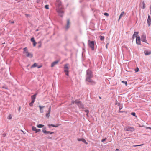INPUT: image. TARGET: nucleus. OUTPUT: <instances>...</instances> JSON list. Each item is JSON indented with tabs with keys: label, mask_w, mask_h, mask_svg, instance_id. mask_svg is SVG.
Returning a JSON list of instances; mask_svg holds the SVG:
<instances>
[{
	"label": "nucleus",
	"mask_w": 151,
	"mask_h": 151,
	"mask_svg": "<svg viewBox=\"0 0 151 151\" xmlns=\"http://www.w3.org/2000/svg\"><path fill=\"white\" fill-rule=\"evenodd\" d=\"M93 74L92 71L90 70H88L86 71V81L90 83L92 85L95 84V82L92 80L91 78L93 77Z\"/></svg>",
	"instance_id": "1"
},
{
	"label": "nucleus",
	"mask_w": 151,
	"mask_h": 151,
	"mask_svg": "<svg viewBox=\"0 0 151 151\" xmlns=\"http://www.w3.org/2000/svg\"><path fill=\"white\" fill-rule=\"evenodd\" d=\"M56 11L59 16L61 17H63L64 12L63 9V7L56 8Z\"/></svg>",
	"instance_id": "2"
},
{
	"label": "nucleus",
	"mask_w": 151,
	"mask_h": 151,
	"mask_svg": "<svg viewBox=\"0 0 151 151\" xmlns=\"http://www.w3.org/2000/svg\"><path fill=\"white\" fill-rule=\"evenodd\" d=\"M74 103H76L78 106L79 108L82 109H84L83 105L82 104L81 102L79 101L78 100H76L75 101H73L72 102L71 104H74Z\"/></svg>",
	"instance_id": "3"
},
{
	"label": "nucleus",
	"mask_w": 151,
	"mask_h": 151,
	"mask_svg": "<svg viewBox=\"0 0 151 151\" xmlns=\"http://www.w3.org/2000/svg\"><path fill=\"white\" fill-rule=\"evenodd\" d=\"M88 45L89 46L91 47L92 50H94V45L95 42L93 41H91L90 40H88Z\"/></svg>",
	"instance_id": "4"
},
{
	"label": "nucleus",
	"mask_w": 151,
	"mask_h": 151,
	"mask_svg": "<svg viewBox=\"0 0 151 151\" xmlns=\"http://www.w3.org/2000/svg\"><path fill=\"white\" fill-rule=\"evenodd\" d=\"M124 130L126 131L133 132L134 131L135 129L133 127L130 126H128L124 128Z\"/></svg>",
	"instance_id": "5"
},
{
	"label": "nucleus",
	"mask_w": 151,
	"mask_h": 151,
	"mask_svg": "<svg viewBox=\"0 0 151 151\" xmlns=\"http://www.w3.org/2000/svg\"><path fill=\"white\" fill-rule=\"evenodd\" d=\"M56 8H61L63 7L61 2L59 0H57L56 2Z\"/></svg>",
	"instance_id": "6"
},
{
	"label": "nucleus",
	"mask_w": 151,
	"mask_h": 151,
	"mask_svg": "<svg viewBox=\"0 0 151 151\" xmlns=\"http://www.w3.org/2000/svg\"><path fill=\"white\" fill-rule=\"evenodd\" d=\"M42 132L45 133V134H53L54 133V132H51L50 131H47L46 130L45 128H43L42 129Z\"/></svg>",
	"instance_id": "7"
},
{
	"label": "nucleus",
	"mask_w": 151,
	"mask_h": 151,
	"mask_svg": "<svg viewBox=\"0 0 151 151\" xmlns=\"http://www.w3.org/2000/svg\"><path fill=\"white\" fill-rule=\"evenodd\" d=\"M136 43L138 45H140V38L139 36H138L136 38Z\"/></svg>",
	"instance_id": "8"
},
{
	"label": "nucleus",
	"mask_w": 151,
	"mask_h": 151,
	"mask_svg": "<svg viewBox=\"0 0 151 151\" xmlns=\"http://www.w3.org/2000/svg\"><path fill=\"white\" fill-rule=\"evenodd\" d=\"M70 27V22L69 19H68L66 25L65 27L66 29H68Z\"/></svg>",
	"instance_id": "9"
},
{
	"label": "nucleus",
	"mask_w": 151,
	"mask_h": 151,
	"mask_svg": "<svg viewBox=\"0 0 151 151\" xmlns=\"http://www.w3.org/2000/svg\"><path fill=\"white\" fill-rule=\"evenodd\" d=\"M68 64H66L64 65V71L65 72H69L68 69L69 68L68 66Z\"/></svg>",
	"instance_id": "10"
},
{
	"label": "nucleus",
	"mask_w": 151,
	"mask_h": 151,
	"mask_svg": "<svg viewBox=\"0 0 151 151\" xmlns=\"http://www.w3.org/2000/svg\"><path fill=\"white\" fill-rule=\"evenodd\" d=\"M78 140L79 141H81L83 142V143H85L86 145L88 144V142H86V141L85 139H84L83 138H78Z\"/></svg>",
	"instance_id": "11"
},
{
	"label": "nucleus",
	"mask_w": 151,
	"mask_h": 151,
	"mask_svg": "<svg viewBox=\"0 0 151 151\" xmlns=\"http://www.w3.org/2000/svg\"><path fill=\"white\" fill-rule=\"evenodd\" d=\"M147 23L148 24V26H149L150 25V23L151 22V18H150L149 15L148 16V19L147 20Z\"/></svg>",
	"instance_id": "12"
},
{
	"label": "nucleus",
	"mask_w": 151,
	"mask_h": 151,
	"mask_svg": "<svg viewBox=\"0 0 151 151\" xmlns=\"http://www.w3.org/2000/svg\"><path fill=\"white\" fill-rule=\"evenodd\" d=\"M58 62L59 61L57 60L52 62L51 64V67H54L55 65L58 64Z\"/></svg>",
	"instance_id": "13"
},
{
	"label": "nucleus",
	"mask_w": 151,
	"mask_h": 151,
	"mask_svg": "<svg viewBox=\"0 0 151 151\" xmlns=\"http://www.w3.org/2000/svg\"><path fill=\"white\" fill-rule=\"evenodd\" d=\"M144 53L145 55H147L151 54V51L150 50H146L144 51Z\"/></svg>",
	"instance_id": "14"
},
{
	"label": "nucleus",
	"mask_w": 151,
	"mask_h": 151,
	"mask_svg": "<svg viewBox=\"0 0 151 151\" xmlns=\"http://www.w3.org/2000/svg\"><path fill=\"white\" fill-rule=\"evenodd\" d=\"M146 37L145 35H143L142 37V40L144 42H146Z\"/></svg>",
	"instance_id": "15"
},
{
	"label": "nucleus",
	"mask_w": 151,
	"mask_h": 151,
	"mask_svg": "<svg viewBox=\"0 0 151 151\" xmlns=\"http://www.w3.org/2000/svg\"><path fill=\"white\" fill-rule=\"evenodd\" d=\"M138 33L139 32H135L133 35L132 38L134 39L135 37H137L138 35Z\"/></svg>",
	"instance_id": "16"
},
{
	"label": "nucleus",
	"mask_w": 151,
	"mask_h": 151,
	"mask_svg": "<svg viewBox=\"0 0 151 151\" xmlns=\"http://www.w3.org/2000/svg\"><path fill=\"white\" fill-rule=\"evenodd\" d=\"M24 51L23 52V53L25 54L26 55H27L28 53V51L27 50V48L26 47H25L23 49Z\"/></svg>",
	"instance_id": "17"
},
{
	"label": "nucleus",
	"mask_w": 151,
	"mask_h": 151,
	"mask_svg": "<svg viewBox=\"0 0 151 151\" xmlns=\"http://www.w3.org/2000/svg\"><path fill=\"white\" fill-rule=\"evenodd\" d=\"M45 106H41L40 105L39 106V107L40 108V111L41 113H43V110L42 109V108H44Z\"/></svg>",
	"instance_id": "18"
},
{
	"label": "nucleus",
	"mask_w": 151,
	"mask_h": 151,
	"mask_svg": "<svg viewBox=\"0 0 151 151\" xmlns=\"http://www.w3.org/2000/svg\"><path fill=\"white\" fill-rule=\"evenodd\" d=\"M59 124H57L56 125H55L54 124H48V125L49 126V127H50V126H51L53 127H58L59 126Z\"/></svg>",
	"instance_id": "19"
},
{
	"label": "nucleus",
	"mask_w": 151,
	"mask_h": 151,
	"mask_svg": "<svg viewBox=\"0 0 151 151\" xmlns=\"http://www.w3.org/2000/svg\"><path fill=\"white\" fill-rule=\"evenodd\" d=\"M36 95L37 94H35L31 96L32 101H35V99L36 98Z\"/></svg>",
	"instance_id": "20"
},
{
	"label": "nucleus",
	"mask_w": 151,
	"mask_h": 151,
	"mask_svg": "<svg viewBox=\"0 0 151 151\" xmlns=\"http://www.w3.org/2000/svg\"><path fill=\"white\" fill-rule=\"evenodd\" d=\"M124 11L123 12H122L121 13V14H120V15L119 16V19H118V21L124 15Z\"/></svg>",
	"instance_id": "21"
},
{
	"label": "nucleus",
	"mask_w": 151,
	"mask_h": 151,
	"mask_svg": "<svg viewBox=\"0 0 151 151\" xmlns=\"http://www.w3.org/2000/svg\"><path fill=\"white\" fill-rule=\"evenodd\" d=\"M32 54L29 52H28V53L27 55H26V56L28 57L32 58Z\"/></svg>",
	"instance_id": "22"
},
{
	"label": "nucleus",
	"mask_w": 151,
	"mask_h": 151,
	"mask_svg": "<svg viewBox=\"0 0 151 151\" xmlns=\"http://www.w3.org/2000/svg\"><path fill=\"white\" fill-rule=\"evenodd\" d=\"M37 126L38 128H42L44 126V125L41 124H39L37 125Z\"/></svg>",
	"instance_id": "23"
},
{
	"label": "nucleus",
	"mask_w": 151,
	"mask_h": 151,
	"mask_svg": "<svg viewBox=\"0 0 151 151\" xmlns=\"http://www.w3.org/2000/svg\"><path fill=\"white\" fill-rule=\"evenodd\" d=\"M37 65V63H34L32 66L31 68H33L36 67Z\"/></svg>",
	"instance_id": "24"
},
{
	"label": "nucleus",
	"mask_w": 151,
	"mask_h": 151,
	"mask_svg": "<svg viewBox=\"0 0 151 151\" xmlns=\"http://www.w3.org/2000/svg\"><path fill=\"white\" fill-rule=\"evenodd\" d=\"M100 39L101 41H103L104 39V37L103 36H100Z\"/></svg>",
	"instance_id": "25"
},
{
	"label": "nucleus",
	"mask_w": 151,
	"mask_h": 151,
	"mask_svg": "<svg viewBox=\"0 0 151 151\" xmlns=\"http://www.w3.org/2000/svg\"><path fill=\"white\" fill-rule=\"evenodd\" d=\"M142 8L143 9H144L145 8V3H144V2H143L142 3Z\"/></svg>",
	"instance_id": "26"
},
{
	"label": "nucleus",
	"mask_w": 151,
	"mask_h": 151,
	"mask_svg": "<svg viewBox=\"0 0 151 151\" xmlns=\"http://www.w3.org/2000/svg\"><path fill=\"white\" fill-rule=\"evenodd\" d=\"M35 101H32L31 102L29 103V105L30 106H32L33 104Z\"/></svg>",
	"instance_id": "27"
},
{
	"label": "nucleus",
	"mask_w": 151,
	"mask_h": 151,
	"mask_svg": "<svg viewBox=\"0 0 151 151\" xmlns=\"http://www.w3.org/2000/svg\"><path fill=\"white\" fill-rule=\"evenodd\" d=\"M32 129L33 131H35L36 130V127L34 126H33L32 128Z\"/></svg>",
	"instance_id": "28"
},
{
	"label": "nucleus",
	"mask_w": 151,
	"mask_h": 151,
	"mask_svg": "<svg viewBox=\"0 0 151 151\" xmlns=\"http://www.w3.org/2000/svg\"><path fill=\"white\" fill-rule=\"evenodd\" d=\"M31 41L33 42H35L34 37H32L31 39Z\"/></svg>",
	"instance_id": "29"
},
{
	"label": "nucleus",
	"mask_w": 151,
	"mask_h": 151,
	"mask_svg": "<svg viewBox=\"0 0 151 151\" xmlns=\"http://www.w3.org/2000/svg\"><path fill=\"white\" fill-rule=\"evenodd\" d=\"M143 145V144L139 145H134L132 146L133 147H136L137 146H141Z\"/></svg>",
	"instance_id": "30"
},
{
	"label": "nucleus",
	"mask_w": 151,
	"mask_h": 151,
	"mask_svg": "<svg viewBox=\"0 0 151 151\" xmlns=\"http://www.w3.org/2000/svg\"><path fill=\"white\" fill-rule=\"evenodd\" d=\"M85 112L87 113V114H86V115L87 116H88V114L89 113V111L88 110H86L85 111Z\"/></svg>",
	"instance_id": "31"
},
{
	"label": "nucleus",
	"mask_w": 151,
	"mask_h": 151,
	"mask_svg": "<svg viewBox=\"0 0 151 151\" xmlns=\"http://www.w3.org/2000/svg\"><path fill=\"white\" fill-rule=\"evenodd\" d=\"M49 5H46L45 6V8L46 9H49Z\"/></svg>",
	"instance_id": "32"
},
{
	"label": "nucleus",
	"mask_w": 151,
	"mask_h": 151,
	"mask_svg": "<svg viewBox=\"0 0 151 151\" xmlns=\"http://www.w3.org/2000/svg\"><path fill=\"white\" fill-rule=\"evenodd\" d=\"M50 116V113H47L46 114V117L47 118H49Z\"/></svg>",
	"instance_id": "33"
},
{
	"label": "nucleus",
	"mask_w": 151,
	"mask_h": 151,
	"mask_svg": "<svg viewBox=\"0 0 151 151\" xmlns=\"http://www.w3.org/2000/svg\"><path fill=\"white\" fill-rule=\"evenodd\" d=\"M122 83H123L124 84H125L126 86L127 85V82L125 81H122Z\"/></svg>",
	"instance_id": "34"
},
{
	"label": "nucleus",
	"mask_w": 151,
	"mask_h": 151,
	"mask_svg": "<svg viewBox=\"0 0 151 151\" xmlns=\"http://www.w3.org/2000/svg\"><path fill=\"white\" fill-rule=\"evenodd\" d=\"M12 118V116L11 115H10L8 117V119H10Z\"/></svg>",
	"instance_id": "35"
},
{
	"label": "nucleus",
	"mask_w": 151,
	"mask_h": 151,
	"mask_svg": "<svg viewBox=\"0 0 151 151\" xmlns=\"http://www.w3.org/2000/svg\"><path fill=\"white\" fill-rule=\"evenodd\" d=\"M104 15L105 16H108L109 15V14L108 13H104Z\"/></svg>",
	"instance_id": "36"
},
{
	"label": "nucleus",
	"mask_w": 151,
	"mask_h": 151,
	"mask_svg": "<svg viewBox=\"0 0 151 151\" xmlns=\"http://www.w3.org/2000/svg\"><path fill=\"white\" fill-rule=\"evenodd\" d=\"M51 111V106H50L49 108V110L48 111V113H50Z\"/></svg>",
	"instance_id": "37"
},
{
	"label": "nucleus",
	"mask_w": 151,
	"mask_h": 151,
	"mask_svg": "<svg viewBox=\"0 0 151 151\" xmlns=\"http://www.w3.org/2000/svg\"><path fill=\"white\" fill-rule=\"evenodd\" d=\"M131 114L134 116H135L136 115L135 113L134 112L132 113Z\"/></svg>",
	"instance_id": "38"
},
{
	"label": "nucleus",
	"mask_w": 151,
	"mask_h": 151,
	"mask_svg": "<svg viewBox=\"0 0 151 151\" xmlns=\"http://www.w3.org/2000/svg\"><path fill=\"white\" fill-rule=\"evenodd\" d=\"M115 104L116 105H118V106H119V104L118 102V101L116 100Z\"/></svg>",
	"instance_id": "39"
},
{
	"label": "nucleus",
	"mask_w": 151,
	"mask_h": 151,
	"mask_svg": "<svg viewBox=\"0 0 151 151\" xmlns=\"http://www.w3.org/2000/svg\"><path fill=\"white\" fill-rule=\"evenodd\" d=\"M40 131V129H36V131H36V132L37 133V132H39V131Z\"/></svg>",
	"instance_id": "40"
},
{
	"label": "nucleus",
	"mask_w": 151,
	"mask_h": 151,
	"mask_svg": "<svg viewBox=\"0 0 151 151\" xmlns=\"http://www.w3.org/2000/svg\"><path fill=\"white\" fill-rule=\"evenodd\" d=\"M36 43L35 42H33V46L34 47L36 45Z\"/></svg>",
	"instance_id": "41"
},
{
	"label": "nucleus",
	"mask_w": 151,
	"mask_h": 151,
	"mask_svg": "<svg viewBox=\"0 0 151 151\" xmlns=\"http://www.w3.org/2000/svg\"><path fill=\"white\" fill-rule=\"evenodd\" d=\"M108 45H109V43H107L106 44V49H108Z\"/></svg>",
	"instance_id": "42"
},
{
	"label": "nucleus",
	"mask_w": 151,
	"mask_h": 151,
	"mask_svg": "<svg viewBox=\"0 0 151 151\" xmlns=\"http://www.w3.org/2000/svg\"><path fill=\"white\" fill-rule=\"evenodd\" d=\"M65 73V74L67 76H68L69 75V72H66Z\"/></svg>",
	"instance_id": "43"
},
{
	"label": "nucleus",
	"mask_w": 151,
	"mask_h": 151,
	"mask_svg": "<svg viewBox=\"0 0 151 151\" xmlns=\"http://www.w3.org/2000/svg\"><path fill=\"white\" fill-rule=\"evenodd\" d=\"M138 70H139V69H138V68H137V69L135 70V71L136 72H137L138 71Z\"/></svg>",
	"instance_id": "44"
},
{
	"label": "nucleus",
	"mask_w": 151,
	"mask_h": 151,
	"mask_svg": "<svg viewBox=\"0 0 151 151\" xmlns=\"http://www.w3.org/2000/svg\"><path fill=\"white\" fill-rule=\"evenodd\" d=\"M106 139H102V140L101 141H102V142H104V141H105V140H106Z\"/></svg>",
	"instance_id": "45"
},
{
	"label": "nucleus",
	"mask_w": 151,
	"mask_h": 151,
	"mask_svg": "<svg viewBox=\"0 0 151 151\" xmlns=\"http://www.w3.org/2000/svg\"><path fill=\"white\" fill-rule=\"evenodd\" d=\"M38 43L39 44H41V42L40 41L39 42H38Z\"/></svg>",
	"instance_id": "46"
},
{
	"label": "nucleus",
	"mask_w": 151,
	"mask_h": 151,
	"mask_svg": "<svg viewBox=\"0 0 151 151\" xmlns=\"http://www.w3.org/2000/svg\"><path fill=\"white\" fill-rule=\"evenodd\" d=\"M20 109H21V107H19V110H18L19 112H20Z\"/></svg>",
	"instance_id": "47"
},
{
	"label": "nucleus",
	"mask_w": 151,
	"mask_h": 151,
	"mask_svg": "<svg viewBox=\"0 0 151 151\" xmlns=\"http://www.w3.org/2000/svg\"><path fill=\"white\" fill-rule=\"evenodd\" d=\"M119 109L121 110L122 109V107H121V106H119Z\"/></svg>",
	"instance_id": "48"
},
{
	"label": "nucleus",
	"mask_w": 151,
	"mask_h": 151,
	"mask_svg": "<svg viewBox=\"0 0 151 151\" xmlns=\"http://www.w3.org/2000/svg\"><path fill=\"white\" fill-rule=\"evenodd\" d=\"M119 149H116V151H119Z\"/></svg>",
	"instance_id": "49"
},
{
	"label": "nucleus",
	"mask_w": 151,
	"mask_h": 151,
	"mask_svg": "<svg viewBox=\"0 0 151 151\" xmlns=\"http://www.w3.org/2000/svg\"><path fill=\"white\" fill-rule=\"evenodd\" d=\"M41 44H39V47H41Z\"/></svg>",
	"instance_id": "50"
},
{
	"label": "nucleus",
	"mask_w": 151,
	"mask_h": 151,
	"mask_svg": "<svg viewBox=\"0 0 151 151\" xmlns=\"http://www.w3.org/2000/svg\"><path fill=\"white\" fill-rule=\"evenodd\" d=\"M3 88H5V89H7L8 88L6 87H3Z\"/></svg>",
	"instance_id": "51"
},
{
	"label": "nucleus",
	"mask_w": 151,
	"mask_h": 151,
	"mask_svg": "<svg viewBox=\"0 0 151 151\" xmlns=\"http://www.w3.org/2000/svg\"><path fill=\"white\" fill-rule=\"evenodd\" d=\"M11 23H14V21L12 22H11Z\"/></svg>",
	"instance_id": "52"
},
{
	"label": "nucleus",
	"mask_w": 151,
	"mask_h": 151,
	"mask_svg": "<svg viewBox=\"0 0 151 151\" xmlns=\"http://www.w3.org/2000/svg\"><path fill=\"white\" fill-rule=\"evenodd\" d=\"M41 67V66L38 67V68H40V67Z\"/></svg>",
	"instance_id": "53"
}]
</instances>
